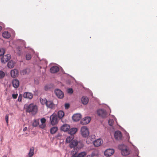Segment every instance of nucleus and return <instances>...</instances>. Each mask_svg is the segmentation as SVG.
<instances>
[{
	"instance_id": "f257e3e1",
	"label": "nucleus",
	"mask_w": 157,
	"mask_h": 157,
	"mask_svg": "<svg viewBox=\"0 0 157 157\" xmlns=\"http://www.w3.org/2000/svg\"><path fill=\"white\" fill-rule=\"evenodd\" d=\"M26 107V112L28 113H31L33 114L34 115L36 114L38 110L37 106L31 103L29 105H25V107Z\"/></svg>"
},
{
	"instance_id": "f03ea898",
	"label": "nucleus",
	"mask_w": 157,
	"mask_h": 157,
	"mask_svg": "<svg viewBox=\"0 0 157 157\" xmlns=\"http://www.w3.org/2000/svg\"><path fill=\"white\" fill-rule=\"evenodd\" d=\"M40 101L42 104H45L48 108L53 109H54L55 105L53 103V101H47L45 98L44 99H40Z\"/></svg>"
},
{
	"instance_id": "7ed1b4c3",
	"label": "nucleus",
	"mask_w": 157,
	"mask_h": 157,
	"mask_svg": "<svg viewBox=\"0 0 157 157\" xmlns=\"http://www.w3.org/2000/svg\"><path fill=\"white\" fill-rule=\"evenodd\" d=\"M119 149L121 150V153L124 156H126L129 153V151L127 148L123 144L120 145L118 146Z\"/></svg>"
},
{
	"instance_id": "20e7f679",
	"label": "nucleus",
	"mask_w": 157,
	"mask_h": 157,
	"mask_svg": "<svg viewBox=\"0 0 157 157\" xmlns=\"http://www.w3.org/2000/svg\"><path fill=\"white\" fill-rule=\"evenodd\" d=\"M81 132L82 136L84 137H87L89 135L88 129L86 126H83L81 128Z\"/></svg>"
},
{
	"instance_id": "39448f33",
	"label": "nucleus",
	"mask_w": 157,
	"mask_h": 157,
	"mask_svg": "<svg viewBox=\"0 0 157 157\" xmlns=\"http://www.w3.org/2000/svg\"><path fill=\"white\" fill-rule=\"evenodd\" d=\"M79 144H81V146L78 147V148H81L83 146V144H82L80 142H78L77 140H74L72 141L70 144V147L71 148H74L76 147Z\"/></svg>"
},
{
	"instance_id": "423d86ee",
	"label": "nucleus",
	"mask_w": 157,
	"mask_h": 157,
	"mask_svg": "<svg viewBox=\"0 0 157 157\" xmlns=\"http://www.w3.org/2000/svg\"><path fill=\"white\" fill-rule=\"evenodd\" d=\"M51 124L55 125L58 122L57 117L56 114L53 113L50 117Z\"/></svg>"
},
{
	"instance_id": "0eeeda50",
	"label": "nucleus",
	"mask_w": 157,
	"mask_h": 157,
	"mask_svg": "<svg viewBox=\"0 0 157 157\" xmlns=\"http://www.w3.org/2000/svg\"><path fill=\"white\" fill-rule=\"evenodd\" d=\"M97 113L98 116L103 117H106V112L105 110L104 109H99L97 111Z\"/></svg>"
},
{
	"instance_id": "6e6552de",
	"label": "nucleus",
	"mask_w": 157,
	"mask_h": 157,
	"mask_svg": "<svg viewBox=\"0 0 157 157\" xmlns=\"http://www.w3.org/2000/svg\"><path fill=\"white\" fill-rule=\"evenodd\" d=\"M55 93L56 96L59 98H62L64 97L63 93L59 89H56L55 91Z\"/></svg>"
},
{
	"instance_id": "1a4fd4ad",
	"label": "nucleus",
	"mask_w": 157,
	"mask_h": 157,
	"mask_svg": "<svg viewBox=\"0 0 157 157\" xmlns=\"http://www.w3.org/2000/svg\"><path fill=\"white\" fill-rule=\"evenodd\" d=\"M114 152V151L113 149H109L105 151L104 154L107 156H110L113 154Z\"/></svg>"
},
{
	"instance_id": "9d476101",
	"label": "nucleus",
	"mask_w": 157,
	"mask_h": 157,
	"mask_svg": "<svg viewBox=\"0 0 157 157\" xmlns=\"http://www.w3.org/2000/svg\"><path fill=\"white\" fill-rule=\"evenodd\" d=\"M11 58V56L9 54H7L3 56L1 59V61L2 63H5L10 60Z\"/></svg>"
},
{
	"instance_id": "9b49d317",
	"label": "nucleus",
	"mask_w": 157,
	"mask_h": 157,
	"mask_svg": "<svg viewBox=\"0 0 157 157\" xmlns=\"http://www.w3.org/2000/svg\"><path fill=\"white\" fill-rule=\"evenodd\" d=\"M90 121V117H87L83 118L81 121V123L82 124H88Z\"/></svg>"
},
{
	"instance_id": "f8f14e48",
	"label": "nucleus",
	"mask_w": 157,
	"mask_h": 157,
	"mask_svg": "<svg viewBox=\"0 0 157 157\" xmlns=\"http://www.w3.org/2000/svg\"><path fill=\"white\" fill-rule=\"evenodd\" d=\"M115 138L117 140H121L122 138V134L121 132L119 131H116L114 133Z\"/></svg>"
},
{
	"instance_id": "ddd939ff",
	"label": "nucleus",
	"mask_w": 157,
	"mask_h": 157,
	"mask_svg": "<svg viewBox=\"0 0 157 157\" xmlns=\"http://www.w3.org/2000/svg\"><path fill=\"white\" fill-rule=\"evenodd\" d=\"M12 83L14 88H17L19 85V81L17 79H15L12 80Z\"/></svg>"
},
{
	"instance_id": "4468645a",
	"label": "nucleus",
	"mask_w": 157,
	"mask_h": 157,
	"mask_svg": "<svg viewBox=\"0 0 157 157\" xmlns=\"http://www.w3.org/2000/svg\"><path fill=\"white\" fill-rule=\"evenodd\" d=\"M103 143V141L101 139H98L94 142V144L95 147H98L100 146Z\"/></svg>"
},
{
	"instance_id": "2eb2a0df",
	"label": "nucleus",
	"mask_w": 157,
	"mask_h": 157,
	"mask_svg": "<svg viewBox=\"0 0 157 157\" xmlns=\"http://www.w3.org/2000/svg\"><path fill=\"white\" fill-rule=\"evenodd\" d=\"M59 68L57 66H53L50 69V72L52 73H56L59 71Z\"/></svg>"
},
{
	"instance_id": "dca6fc26",
	"label": "nucleus",
	"mask_w": 157,
	"mask_h": 157,
	"mask_svg": "<svg viewBox=\"0 0 157 157\" xmlns=\"http://www.w3.org/2000/svg\"><path fill=\"white\" fill-rule=\"evenodd\" d=\"M70 126L68 124H65L61 127V130L64 132H67L70 129Z\"/></svg>"
},
{
	"instance_id": "f3484780",
	"label": "nucleus",
	"mask_w": 157,
	"mask_h": 157,
	"mask_svg": "<svg viewBox=\"0 0 157 157\" xmlns=\"http://www.w3.org/2000/svg\"><path fill=\"white\" fill-rule=\"evenodd\" d=\"M23 97L24 98L29 99H32L33 97V95L32 93L29 92H25L23 94Z\"/></svg>"
},
{
	"instance_id": "a211bd4d",
	"label": "nucleus",
	"mask_w": 157,
	"mask_h": 157,
	"mask_svg": "<svg viewBox=\"0 0 157 157\" xmlns=\"http://www.w3.org/2000/svg\"><path fill=\"white\" fill-rule=\"evenodd\" d=\"M81 117V115L80 114H76L73 115L72 117L73 120L75 121H79Z\"/></svg>"
},
{
	"instance_id": "6ab92c4d",
	"label": "nucleus",
	"mask_w": 157,
	"mask_h": 157,
	"mask_svg": "<svg viewBox=\"0 0 157 157\" xmlns=\"http://www.w3.org/2000/svg\"><path fill=\"white\" fill-rule=\"evenodd\" d=\"M18 71L16 69H14L11 71L10 74L12 77L15 78L17 76Z\"/></svg>"
},
{
	"instance_id": "aec40b11",
	"label": "nucleus",
	"mask_w": 157,
	"mask_h": 157,
	"mask_svg": "<svg viewBox=\"0 0 157 157\" xmlns=\"http://www.w3.org/2000/svg\"><path fill=\"white\" fill-rule=\"evenodd\" d=\"M88 98L86 96H83L82 98V102L84 105L87 104L88 102Z\"/></svg>"
},
{
	"instance_id": "412c9836",
	"label": "nucleus",
	"mask_w": 157,
	"mask_h": 157,
	"mask_svg": "<svg viewBox=\"0 0 157 157\" xmlns=\"http://www.w3.org/2000/svg\"><path fill=\"white\" fill-rule=\"evenodd\" d=\"M77 131V129L76 128H72L69 131V133L71 135L75 134Z\"/></svg>"
},
{
	"instance_id": "4be33fe9",
	"label": "nucleus",
	"mask_w": 157,
	"mask_h": 157,
	"mask_svg": "<svg viewBox=\"0 0 157 157\" xmlns=\"http://www.w3.org/2000/svg\"><path fill=\"white\" fill-rule=\"evenodd\" d=\"M2 36L5 38H9L10 36V33L7 31L4 32L2 33Z\"/></svg>"
},
{
	"instance_id": "5701e85b",
	"label": "nucleus",
	"mask_w": 157,
	"mask_h": 157,
	"mask_svg": "<svg viewBox=\"0 0 157 157\" xmlns=\"http://www.w3.org/2000/svg\"><path fill=\"white\" fill-rule=\"evenodd\" d=\"M15 64V63L14 61L12 60H11L8 63L7 65L9 68H11L13 67Z\"/></svg>"
},
{
	"instance_id": "b1692460",
	"label": "nucleus",
	"mask_w": 157,
	"mask_h": 157,
	"mask_svg": "<svg viewBox=\"0 0 157 157\" xmlns=\"http://www.w3.org/2000/svg\"><path fill=\"white\" fill-rule=\"evenodd\" d=\"M74 137L73 136L71 135L70 136H68L66 140V141L67 143H70L73 140Z\"/></svg>"
},
{
	"instance_id": "393cba45",
	"label": "nucleus",
	"mask_w": 157,
	"mask_h": 157,
	"mask_svg": "<svg viewBox=\"0 0 157 157\" xmlns=\"http://www.w3.org/2000/svg\"><path fill=\"white\" fill-rule=\"evenodd\" d=\"M34 150V148L33 147L30 148L29 152L28 154L29 157H32L33 155Z\"/></svg>"
},
{
	"instance_id": "a878e982",
	"label": "nucleus",
	"mask_w": 157,
	"mask_h": 157,
	"mask_svg": "<svg viewBox=\"0 0 157 157\" xmlns=\"http://www.w3.org/2000/svg\"><path fill=\"white\" fill-rule=\"evenodd\" d=\"M64 113L62 111H59L58 113V116L59 118L62 119L64 116Z\"/></svg>"
},
{
	"instance_id": "bb28decb",
	"label": "nucleus",
	"mask_w": 157,
	"mask_h": 157,
	"mask_svg": "<svg viewBox=\"0 0 157 157\" xmlns=\"http://www.w3.org/2000/svg\"><path fill=\"white\" fill-rule=\"evenodd\" d=\"M58 128L57 127H54L50 129V132L52 134H54L57 131Z\"/></svg>"
},
{
	"instance_id": "cd10ccee",
	"label": "nucleus",
	"mask_w": 157,
	"mask_h": 157,
	"mask_svg": "<svg viewBox=\"0 0 157 157\" xmlns=\"http://www.w3.org/2000/svg\"><path fill=\"white\" fill-rule=\"evenodd\" d=\"M86 153L85 152H82L79 153L77 157H84L86 155Z\"/></svg>"
},
{
	"instance_id": "c85d7f7f",
	"label": "nucleus",
	"mask_w": 157,
	"mask_h": 157,
	"mask_svg": "<svg viewBox=\"0 0 157 157\" xmlns=\"http://www.w3.org/2000/svg\"><path fill=\"white\" fill-rule=\"evenodd\" d=\"M74 151L72 150L71 152V154L72 155L71 157H77V156L76 155L77 151L74 149Z\"/></svg>"
},
{
	"instance_id": "c756f323",
	"label": "nucleus",
	"mask_w": 157,
	"mask_h": 157,
	"mask_svg": "<svg viewBox=\"0 0 157 157\" xmlns=\"http://www.w3.org/2000/svg\"><path fill=\"white\" fill-rule=\"evenodd\" d=\"M5 76V73L2 71H0V79L3 78Z\"/></svg>"
},
{
	"instance_id": "7c9ffc66",
	"label": "nucleus",
	"mask_w": 157,
	"mask_h": 157,
	"mask_svg": "<svg viewBox=\"0 0 157 157\" xmlns=\"http://www.w3.org/2000/svg\"><path fill=\"white\" fill-rule=\"evenodd\" d=\"M5 50L3 48L0 49V56H3L5 53Z\"/></svg>"
},
{
	"instance_id": "2f4dec72",
	"label": "nucleus",
	"mask_w": 157,
	"mask_h": 157,
	"mask_svg": "<svg viewBox=\"0 0 157 157\" xmlns=\"http://www.w3.org/2000/svg\"><path fill=\"white\" fill-rule=\"evenodd\" d=\"M38 124V121H37L35 120L33 123L32 125L34 127H36L37 126Z\"/></svg>"
},
{
	"instance_id": "473e14b6",
	"label": "nucleus",
	"mask_w": 157,
	"mask_h": 157,
	"mask_svg": "<svg viewBox=\"0 0 157 157\" xmlns=\"http://www.w3.org/2000/svg\"><path fill=\"white\" fill-rule=\"evenodd\" d=\"M31 58V54H28L26 55V59L27 60H30Z\"/></svg>"
},
{
	"instance_id": "72a5a7b5",
	"label": "nucleus",
	"mask_w": 157,
	"mask_h": 157,
	"mask_svg": "<svg viewBox=\"0 0 157 157\" xmlns=\"http://www.w3.org/2000/svg\"><path fill=\"white\" fill-rule=\"evenodd\" d=\"M108 123L110 126H112L113 124L114 121L112 119H110Z\"/></svg>"
},
{
	"instance_id": "f704fd0d",
	"label": "nucleus",
	"mask_w": 157,
	"mask_h": 157,
	"mask_svg": "<svg viewBox=\"0 0 157 157\" xmlns=\"http://www.w3.org/2000/svg\"><path fill=\"white\" fill-rule=\"evenodd\" d=\"M46 121V119L44 118L41 119L40 120V121L42 124H45Z\"/></svg>"
},
{
	"instance_id": "c9c22d12",
	"label": "nucleus",
	"mask_w": 157,
	"mask_h": 157,
	"mask_svg": "<svg viewBox=\"0 0 157 157\" xmlns=\"http://www.w3.org/2000/svg\"><path fill=\"white\" fill-rule=\"evenodd\" d=\"M5 119L7 124L8 123L9 121V115L8 114L6 115L5 117Z\"/></svg>"
},
{
	"instance_id": "e433bc0d",
	"label": "nucleus",
	"mask_w": 157,
	"mask_h": 157,
	"mask_svg": "<svg viewBox=\"0 0 157 157\" xmlns=\"http://www.w3.org/2000/svg\"><path fill=\"white\" fill-rule=\"evenodd\" d=\"M68 93L70 94H72L73 93V91L72 89L69 88L67 90Z\"/></svg>"
},
{
	"instance_id": "4c0bfd02",
	"label": "nucleus",
	"mask_w": 157,
	"mask_h": 157,
	"mask_svg": "<svg viewBox=\"0 0 157 157\" xmlns=\"http://www.w3.org/2000/svg\"><path fill=\"white\" fill-rule=\"evenodd\" d=\"M65 108L66 109H68L70 107V105L68 103H66L65 104Z\"/></svg>"
},
{
	"instance_id": "58836bf2",
	"label": "nucleus",
	"mask_w": 157,
	"mask_h": 157,
	"mask_svg": "<svg viewBox=\"0 0 157 157\" xmlns=\"http://www.w3.org/2000/svg\"><path fill=\"white\" fill-rule=\"evenodd\" d=\"M18 94H12V96L13 98L16 99L17 98Z\"/></svg>"
},
{
	"instance_id": "ea45409f",
	"label": "nucleus",
	"mask_w": 157,
	"mask_h": 157,
	"mask_svg": "<svg viewBox=\"0 0 157 157\" xmlns=\"http://www.w3.org/2000/svg\"><path fill=\"white\" fill-rule=\"evenodd\" d=\"M62 136V135L60 133H58L56 136V137L58 139H60Z\"/></svg>"
},
{
	"instance_id": "a19ab883",
	"label": "nucleus",
	"mask_w": 157,
	"mask_h": 157,
	"mask_svg": "<svg viewBox=\"0 0 157 157\" xmlns=\"http://www.w3.org/2000/svg\"><path fill=\"white\" fill-rule=\"evenodd\" d=\"M95 137V135H91V139H90L91 141H93L94 140V139Z\"/></svg>"
},
{
	"instance_id": "79ce46f5",
	"label": "nucleus",
	"mask_w": 157,
	"mask_h": 157,
	"mask_svg": "<svg viewBox=\"0 0 157 157\" xmlns=\"http://www.w3.org/2000/svg\"><path fill=\"white\" fill-rule=\"evenodd\" d=\"M45 126V124H42L41 125H40V127L42 128H44Z\"/></svg>"
},
{
	"instance_id": "37998d69",
	"label": "nucleus",
	"mask_w": 157,
	"mask_h": 157,
	"mask_svg": "<svg viewBox=\"0 0 157 157\" xmlns=\"http://www.w3.org/2000/svg\"><path fill=\"white\" fill-rule=\"evenodd\" d=\"M27 127H25L23 128V131L25 132V131H26L27 130Z\"/></svg>"
},
{
	"instance_id": "c03bdc74",
	"label": "nucleus",
	"mask_w": 157,
	"mask_h": 157,
	"mask_svg": "<svg viewBox=\"0 0 157 157\" xmlns=\"http://www.w3.org/2000/svg\"><path fill=\"white\" fill-rule=\"evenodd\" d=\"M18 101H21V98H20V96H19V97H18Z\"/></svg>"
},
{
	"instance_id": "a18cd8bd",
	"label": "nucleus",
	"mask_w": 157,
	"mask_h": 157,
	"mask_svg": "<svg viewBox=\"0 0 157 157\" xmlns=\"http://www.w3.org/2000/svg\"><path fill=\"white\" fill-rule=\"evenodd\" d=\"M86 157H94L93 156L91 155H88Z\"/></svg>"
},
{
	"instance_id": "49530a36",
	"label": "nucleus",
	"mask_w": 157,
	"mask_h": 157,
	"mask_svg": "<svg viewBox=\"0 0 157 157\" xmlns=\"http://www.w3.org/2000/svg\"><path fill=\"white\" fill-rule=\"evenodd\" d=\"M2 29V27L1 26H0V31H1Z\"/></svg>"
},
{
	"instance_id": "de8ad7c7",
	"label": "nucleus",
	"mask_w": 157,
	"mask_h": 157,
	"mask_svg": "<svg viewBox=\"0 0 157 157\" xmlns=\"http://www.w3.org/2000/svg\"><path fill=\"white\" fill-rule=\"evenodd\" d=\"M2 157H7V156L6 155H4Z\"/></svg>"
},
{
	"instance_id": "09e8293b",
	"label": "nucleus",
	"mask_w": 157,
	"mask_h": 157,
	"mask_svg": "<svg viewBox=\"0 0 157 157\" xmlns=\"http://www.w3.org/2000/svg\"><path fill=\"white\" fill-rule=\"evenodd\" d=\"M90 137H89V138H88L87 139V140H89V139H90Z\"/></svg>"
}]
</instances>
